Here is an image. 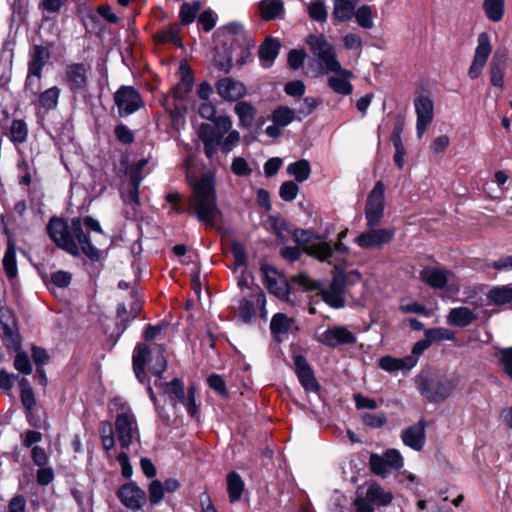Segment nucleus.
<instances>
[{
  "label": "nucleus",
  "mask_w": 512,
  "mask_h": 512,
  "mask_svg": "<svg viewBox=\"0 0 512 512\" xmlns=\"http://www.w3.org/2000/svg\"><path fill=\"white\" fill-rule=\"evenodd\" d=\"M47 232L55 244L69 254L78 256L82 252L91 261L99 260L100 251L84 233L81 218L74 217L68 226L64 220L53 217L47 225Z\"/></svg>",
  "instance_id": "obj_1"
},
{
  "label": "nucleus",
  "mask_w": 512,
  "mask_h": 512,
  "mask_svg": "<svg viewBox=\"0 0 512 512\" xmlns=\"http://www.w3.org/2000/svg\"><path fill=\"white\" fill-rule=\"evenodd\" d=\"M232 125V119L228 115H219L215 119V125H200L198 136L203 143L204 154L209 160L214 159L218 149L227 154L239 144L240 133L233 130Z\"/></svg>",
  "instance_id": "obj_2"
},
{
  "label": "nucleus",
  "mask_w": 512,
  "mask_h": 512,
  "mask_svg": "<svg viewBox=\"0 0 512 512\" xmlns=\"http://www.w3.org/2000/svg\"><path fill=\"white\" fill-rule=\"evenodd\" d=\"M190 206L198 220L205 224H213L217 216V202L214 177L202 175L192 184Z\"/></svg>",
  "instance_id": "obj_3"
},
{
  "label": "nucleus",
  "mask_w": 512,
  "mask_h": 512,
  "mask_svg": "<svg viewBox=\"0 0 512 512\" xmlns=\"http://www.w3.org/2000/svg\"><path fill=\"white\" fill-rule=\"evenodd\" d=\"M159 353L145 342H139L132 353V368L136 379L146 385L150 399L157 405V396L150 383L148 373L155 376L154 385H158L160 369L158 365Z\"/></svg>",
  "instance_id": "obj_4"
},
{
  "label": "nucleus",
  "mask_w": 512,
  "mask_h": 512,
  "mask_svg": "<svg viewBox=\"0 0 512 512\" xmlns=\"http://www.w3.org/2000/svg\"><path fill=\"white\" fill-rule=\"evenodd\" d=\"M457 374H424L416 377V386L420 395L430 403H442L451 397L458 387Z\"/></svg>",
  "instance_id": "obj_5"
},
{
  "label": "nucleus",
  "mask_w": 512,
  "mask_h": 512,
  "mask_svg": "<svg viewBox=\"0 0 512 512\" xmlns=\"http://www.w3.org/2000/svg\"><path fill=\"white\" fill-rule=\"evenodd\" d=\"M147 163L146 159H141L125 170L120 192L125 205L130 208L126 212L129 217L136 215L137 208L140 205L138 189L143 178L149 173V169L146 167Z\"/></svg>",
  "instance_id": "obj_6"
},
{
  "label": "nucleus",
  "mask_w": 512,
  "mask_h": 512,
  "mask_svg": "<svg viewBox=\"0 0 512 512\" xmlns=\"http://www.w3.org/2000/svg\"><path fill=\"white\" fill-rule=\"evenodd\" d=\"M92 67L89 63L78 62L66 65L62 81L74 99L86 101L89 96Z\"/></svg>",
  "instance_id": "obj_7"
},
{
  "label": "nucleus",
  "mask_w": 512,
  "mask_h": 512,
  "mask_svg": "<svg viewBox=\"0 0 512 512\" xmlns=\"http://www.w3.org/2000/svg\"><path fill=\"white\" fill-rule=\"evenodd\" d=\"M307 44L311 53L318 59L322 73L326 74L329 71L341 70V64L337 59L335 48L325 35H310L307 38Z\"/></svg>",
  "instance_id": "obj_8"
},
{
  "label": "nucleus",
  "mask_w": 512,
  "mask_h": 512,
  "mask_svg": "<svg viewBox=\"0 0 512 512\" xmlns=\"http://www.w3.org/2000/svg\"><path fill=\"white\" fill-rule=\"evenodd\" d=\"M385 186L383 182L375 183L367 197L365 206V219L368 228L377 227L384 215Z\"/></svg>",
  "instance_id": "obj_9"
},
{
  "label": "nucleus",
  "mask_w": 512,
  "mask_h": 512,
  "mask_svg": "<svg viewBox=\"0 0 512 512\" xmlns=\"http://www.w3.org/2000/svg\"><path fill=\"white\" fill-rule=\"evenodd\" d=\"M115 431L122 449H128L133 443L139 442L140 433L137 421L130 412L118 414L115 421Z\"/></svg>",
  "instance_id": "obj_10"
},
{
  "label": "nucleus",
  "mask_w": 512,
  "mask_h": 512,
  "mask_svg": "<svg viewBox=\"0 0 512 512\" xmlns=\"http://www.w3.org/2000/svg\"><path fill=\"white\" fill-rule=\"evenodd\" d=\"M113 99L120 117H127L143 107L139 92L132 86H121L114 93Z\"/></svg>",
  "instance_id": "obj_11"
},
{
  "label": "nucleus",
  "mask_w": 512,
  "mask_h": 512,
  "mask_svg": "<svg viewBox=\"0 0 512 512\" xmlns=\"http://www.w3.org/2000/svg\"><path fill=\"white\" fill-rule=\"evenodd\" d=\"M314 234L310 230H296L294 232L295 241L304 246L306 252L319 259L320 261H327L332 256V248L329 243L321 241L318 237L313 241Z\"/></svg>",
  "instance_id": "obj_12"
},
{
  "label": "nucleus",
  "mask_w": 512,
  "mask_h": 512,
  "mask_svg": "<svg viewBox=\"0 0 512 512\" xmlns=\"http://www.w3.org/2000/svg\"><path fill=\"white\" fill-rule=\"evenodd\" d=\"M50 59V51L48 48L36 45L34 46L29 60L28 75L26 79V87L33 89L38 88L39 80L41 78V72L43 67Z\"/></svg>",
  "instance_id": "obj_13"
},
{
  "label": "nucleus",
  "mask_w": 512,
  "mask_h": 512,
  "mask_svg": "<svg viewBox=\"0 0 512 512\" xmlns=\"http://www.w3.org/2000/svg\"><path fill=\"white\" fill-rule=\"evenodd\" d=\"M395 236V230L391 228H369L360 233L354 242L362 249L381 248L390 243Z\"/></svg>",
  "instance_id": "obj_14"
},
{
  "label": "nucleus",
  "mask_w": 512,
  "mask_h": 512,
  "mask_svg": "<svg viewBox=\"0 0 512 512\" xmlns=\"http://www.w3.org/2000/svg\"><path fill=\"white\" fill-rule=\"evenodd\" d=\"M0 336L4 345L8 348L18 349L20 346V336L17 324L12 311L7 307H0Z\"/></svg>",
  "instance_id": "obj_15"
},
{
  "label": "nucleus",
  "mask_w": 512,
  "mask_h": 512,
  "mask_svg": "<svg viewBox=\"0 0 512 512\" xmlns=\"http://www.w3.org/2000/svg\"><path fill=\"white\" fill-rule=\"evenodd\" d=\"M317 341L325 346L336 348L341 345L355 344L356 335L346 326H334L329 328L317 336Z\"/></svg>",
  "instance_id": "obj_16"
},
{
  "label": "nucleus",
  "mask_w": 512,
  "mask_h": 512,
  "mask_svg": "<svg viewBox=\"0 0 512 512\" xmlns=\"http://www.w3.org/2000/svg\"><path fill=\"white\" fill-rule=\"evenodd\" d=\"M117 497L119 501L127 509L139 510L147 501V496L144 490H142L135 482L130 481L122 486L117 491Z\"/></svg>",
  "instance_id": "obj_17"
},
{
  "label": "nucleus",
  "mask_w": 512,
  "mask_h": 512,
  "mask_svg": "<svg viewBox=\"0 0 512 512\" xmlns=\"http://www.w3.org/2000/svg\"><path fill=\"white\" fill-rule=\"evenodd\" d=\"M416 112V131L418 138H421L434 117V104L429 96L419 95L414 100Z\"/></svg>",
  "instance_id": "obj_18"
},
{
  "label": "nucleus",
  "mask_w": 512,
  "mask_h": 512,
  "mask_svg": "<svg viewBox=\"0 0 512 512\" xmlns=\"http://www.w3.org/2000/svg\"><path fill=\"white\" fill-rule=\"evenodd\" d=\"M491 51L492 48L489 35L485 32L480 33L477 38V46L474 52L473 61L468 70V76L471 79H476L480 76Z\"/></svg>",
  "instance_id": "obj_19"
},
{
  "label": "nucleus",
  "mask_w": 512,
  "mask_h": 512,
  "mask_svg": "<svg viewBox=\"0 0 512 512\" xmlns=\"http://www.w3.org/2000/svg\"><path fill=\"white\" fill-rule=\"evenodd\" d=\"M264 285L268 291L281 300L289 298V284L283 275L279 274L273 267H264Z\"/></svg>",
  "instance_id": "obj_20"
},
{
  "label": "nucleus",
  "mask_w": 512,
  "mask_h": 512,
  "mask_svg": "<svg viewBox=\"0 0 512 512\" xmlns=\"http://www.w3.org/2000/svg\"><path fill=\"white\" fill-rule=\"evenodd\" d=\"M216 91L219 97L225 101H238L247 94L246 86L231 77H223L216 82Z\"/></svg>",
  "instance_id": "obj_21"
},
{
  "label": "nucleus",
  "mask_w": 512,
  "mask_h": 512,
  "mask_svg": "<svg viewBox=\"0 0 512 512\" xmlns=\"http://www.w3.org/2000/svg\"><path fill=\"white\" fill-rule=\"evenodd\" d=\"M425 428V421L419 420L416 424L403 430L401 434L403 443L415 451H421L425 445Z\"/></svg>",
  "instance_id": "obj_22"
},
{
  "label": "nucleus",
  "mask_w": 512,
  "mask_h": 512,
  "mask_svg": "<svg viewBox=\"0 0 512 512\" xmlns=\"http://www.w3.org/2000/svg\"><path fill=\"white\" fill-rule=\"evenodd\" d=\"M449 270L442 267H425L420 272V279L434 289H443L448 282Z\"/></svg>",
  "instance_id": "obj_23"
},
{
  "label": "nucleus",
  "mask_w": 512,
  "mask_h": 512,
  "mask_svg": "<svg viewBox=\"0 0 512 512\" xmlns=\"http://www.w3.org/2000/svg\"><path fill=\"white\" fill-rule=\"evenodd\" d=\"M294 365L296 375L304 389L311 391L316 390L318 384L306 359L302 355H296L294 357Z\"/></svg>",
  "instance_id": "obj_24"
},
{
  "label": "nucleus",
  "mask_w": 512,
  "mask_h": 512,
  "mask_svg": "<svg viewBox=\"0 0 512 512\" xmlns=\"http://www.w3.org/2000/svg\"><path fill=\"white\" fill-rule=\"evenodd\" d=\"M336 76L328 78L329 87L337 94L350 95L353 91V85L349 82L354 75L350 70L341 67L340 71H331Z\"/></svg>",
  "instance_id": "obj_25"
},
{
  "label": "nucleus",
  "mask_w": 512,
  "mask_h": 512,
  "mask_svg": "<svg viewBox=\"0 0 512 512\" xmlns=\"http://www.w3.org/2000/svg\"><path fill=\"white\" fill-rule=\"evenodd\" d=\"M477 319L476 313L468 307L460 306L450 309L447 323L455 327H467Z\"/></svg>",
  "instance_id": "obj_26"
},
{
  "label": "nucleus",
  "mask_w": 512,
  "mask_h": 512,
  "mask_svg": "<svg viewBox=\"0 0 512 512\" xmlns=\"http://www.w3.org/2000/svg\"><path fill=\"white\" fill-rule=\"evenodd\" d=\"M280 43L273 38L266 39L259 48L258 55L263 68H270L279 54Z\"/></svg>",
  "instance_id": "obj_27"
},
{
  "label": "nucleus",
  "mask_w": 512,
  "mask_h": 512,
  "mask_svg": "<svg viewBox=\"0 0 512 512\" xmlns=\"http://www.w3.org/2000/svg\"><path fill=\"white\" fill-rule=\"evenodd\" d=\"M506 70V57L504 54L496 52L490 63V82L493 86L503 89L504 74Z\"/></svg>",
  "instance_id": "obj_28"
},
{
  "label": "nucleus",
  "mask_w": 512,
  "mask_h": 512,
  "mask_svg": "<svg viewBox=\"0 0 512 512\" xmlns=\"http://www.w3.org/2000/svg\"><path fill=\"white\" fill-rule=\"evenodd\" d=\"M413 359L411 358H395L392 356H383L378 360V366L389 373H394L397 371L408 372L412 369Z\"/></svg>",
  "instance_id": "obj_29"
},
{
  "label": "nucleus",
  "mask_w": 512,
  "mask_h": 512,
  "mask_svg": "<svg viewBox=\"0 0 512 512\" xmlns=\"http://www.w3.org/2000/svg\"><path fill=\"white\" fill-rule=\"evenodd\" d=\"M365 497L372 505L387 506L393 500V494L382 488L378 483H372L366 490Z\"/></svg>",
  "instance_id": "obj_30"
},
{
  "label": "nucleus",
  "mask_w": 512,
  "mask_h": 512,
  "mask_svg": "<svg viewBox=\"0 0 512 512\" xmlns=\"http://www.w3.org/2000/svg\"><path fill=\"white\" fill-rule=\"evenodd\" d=\"M234 112L239 119V126L242 128H250L257 115V109L247 101H238Z\"/></svg>",
  "instance_id": "obj_31"
},
{
  "label": "nucleus",
  "mask_w": 512,
  "mask_h": 512,
  "mask_svg": "<svg viewBox=\"0 0 512 512\" xmlns=\"http://www.w3.org/2000/svg\"><path fill=\"white\" fill-rule=\"evenodd\" d=\"M488 300L496 306L512 303V283L491 288L487 294Z\"/></svg>",
  "instance_id": "obj_32"
},
{
  "label": "nucleus",
  "mask_w": 512,
  "mask_h": 512,
  "mask_svg": "<svg viewBox=\"0 0 512 512\" xmlns=\"http://www.w3.org/2000/svg\"><path fill=\"white\" fill-rule=\"evenodd\" d=\"M293 321L284 313H276L270 322V331L273 338L277 341L282 340V336L287 334Z\"/></svg>",
  "instance_id": "obj_33"
},
{
  "label": "nucleus",
  "mask_w": 512,
  "mask_h": 512,
  "mask_svg": "<svg viewBox=\"0 0 512 512\" xmlns=\"http://www.w3.org/2000/svg\"><path fill=\"white\" fill-rule=\"evenodd\" d=\"M162 390L170 399L174 408H176L177 403L184 400V396L186 395L184 383L179 378H174L170 382L162 385Z\"/></svg>",
  "instance_id": "obj_34"
},
{
  "label": "nucleus",
  "mask_w": 512,
  "mask_h": 512,
  "mask_svg": "<svg viewBox=\"0 0 512 512\" xmlns=\"http://www.w3.org/2000/svg\"><path fill=\"white\" fill-rule=\"evenodd\" d=\"M356 0H335L333 5V16L340 22L350 20L355 12Z\"/></svg>",
  "instance_id": "obj_35"
},
{
  "label": "nucleus",
  "mask_w": 512,
  "mask_h": 512,
  "mask_svg": "<svg viewBox=\"0 0 512 512\" xmlns=\"http://www.w3.org/2000/svg\"><path fill=\"white\" fill-rule=\"evenodd\" d=\"M227 492L230 502L234 503L241 499L244 490V481L237 472H230L227 475Z\"/></svg>",
  "instance_id": "obj_36"
},
{
  "label": "nucleus",
  "mask_w": 512,
  "mask_h": 512,
  "mask_svg": "<svg viewBox=\"0 0 512 512\" xmlns=\"http://www.w3.org/2000/svg\"><path fill=\"white\" fill-rule=\"evenodd\" d=\"M256 291L249 298H243L239 304V317L244 323H251L256 316Z\"/></svg>",
  "instance_id": "obj_37"
},
{
  "label": "nucleus",
  "mask_w": 512,
  "mask_h": 512,
  "mask_svg": "<svg viewBox=\"0 0 512 512\" xmlns=\"http://www.w3.org/2000/svg\"><path fill=\"white\" fill-rule=\"evenodd\" d=\"M287 173L299 183L306 181L311 174L310 163L306 159L298 160L287 166Z\"/></svg>",
  "instance_id": "obj_38"
},
{
  "label": "nucleus",
  "mask_w": 512,
  "mask_h": 512,
  "mask_svg": "<svg viewBox=\"0 0 512 512\" xmlns=\"http://www.w3.org/2000/svg\"><path fill=\"white\" fill-rule=\"evenodd\" d=\"M20 387H21V393H20L21 402H22L23 406L25 407V409L27 411L28 422L32 426H36V424L33 423L32 420H31V418H32V409H33V407L36 404L33 390H32L31 386L29 385V383H28V381L26 379H23L21 381Z\"/></svg>",
  "instance_id": "obj_39"
},
{
  "label": "nucleus",
  "mask_w": 512,
  "mask_h": 512,
  "mask_svg": "<svg viewBox=\"0 0 512 512\" xmlns=\"http://www.w3.org/2000/svg\"><path fill=\"white\" fill-rule=\"evenodd\" d=\"M504 0H484L483 1V10L485 12L486 17L493 21L499 22L502 20L504 15Z\"/></svg>",
  "instance_id": "obj_40"
},
{
  "label": "nucleus",
  "mask_w": 512,
  "mask_h": 512,
  "mask_svg": "<svg viewBox=\"0 0 512 512\" xmlns=\"http://www.w3.org/2000/svg\"><path fill=\"white\" fill-rule=\"evenodd\" d=\"M259 9L263 19L272 20L282 13L283 3L281 0H262Z\"/></svg>",
  "instance_id": "obj_41"
},
{
  "label": "nucleus",
  "mask_w": 512,
  "mask_h": 512,
  "mask_svg": "<svg viewBox=\"0 0 512 512\" xmlns=\"http://www.w3.org/2000/svg\"><path fill=\"white\" fill-rule=\"evenodd\" d=\"M8 136L14 144L24 143L28 137L26 122L21 119H14L9 128Z\"/></svg>",
  "instance_id": "obj_42"
},
{
  "label": "nucleus",
  "mask_w": 512,
  "mask_h": 512,
  "mask_svg": "<svg viewBox=\"0 0 512 512\" xmlns=\"http://www.w3.org/2000/svg\"><path fill=\"white\" fill-rule=\"evenodd\" d=\"M60 88L53 86L46 89L39 95V103L45 110H54L57 108L60 96Z\"/></svg>",
  "instance_id": "obj_43"
},
{
  "label": "nucleus",
  "mask_w": 512,
  "mask_h": 512,
  "mask_svg": "<svg viewBox=\"0 0 512 512\" xmlns=\"http://www.w3.org/2000/svg\"><path fill=\"white\" fill-rule=\"evenodd\" d=\"M309 17L316 22H326L328 11L324 0H313L307 5Z\"/></svg>",
  "instance_id": "obj_44"
},
{
  "label": "nucleus",
  "mask_w": 512,
  "mask_h": 512,
  "mask_svg": "<svg viewBox=\"0 0 512 512\" xmlns=\"http://www.w3.org/2000/svg\"><path fill=\"white\" fill-rule=\"evenodd\" d=\"M3 266L8 278L12 279L17 276L16 252L15 247L11 243L8 244L7 250L4 254Z\"/></svg>",
  "instance_id": "obj_45"
},
{
  "label": "nucleus",
  "mask_w": 512,
  "mask_h": 512,
  "mask_svg": "<svg viewBox=\"0 0 512 512\" xmlns=\"http://www.w3.org/2000/svg\"><path fill=\"white\" fill-rule=\"evenodd\" d=\"M179 403L185 407L190 417L197 420L199 419L200 409L196 403V390L194 387L188 388L187 394L184 396V400H181Z\"/></svg>",
  "instance_id": "obj_46"
},
{
  "label": "nucleus",
  "mask_w": 512,
  "mask_h": 512,
  "mask_svg": "<svg viewBox=\"0 0 512 512\" xmlns=\"http://www.w3.org/2000/svg\"><path fill=\"white\" fill-rule=\"evenodd\" d=\"M357 24L364 29H372L374 26L372 9L368 5H362L355 10L354 15Z\"/></svg>",
  "instance_id": "obj_47"
},
{
  "label": "nucleus",
  "mask_w": 512,
  "mask_h": 512,
  "mask_svg": "<svg viewBox=\"0 0 512 512\" xmlns=\"http://www.w3.org/2000/svg\"><path fill=\"white\" fill-rule=\"evenodd\" d=\"M371 471L381 477H386L392 470L383 455L372 454L369 459Z\"/></svg>",
  "instance_id": "obj_48"
},
{
  "label": "nucleus",
  "mask_w": 512,
  "mask_h": 512,
  "mask_svg": "<svg viewBox=\"0 0 512 512\" xmlns=\"http://www.w3.org/2000/svg\"><path fill=\"white\" fill-rule=\"evenodd\" d=\"M425 337L429 338L431 343L444 340L453 341L455 339V334L447 328L436 327L427 329L425 331Z\"/></svg>",
  "instance_id": "obj_49"
},
{
  "label": "nucleus",
  "mask_w": 512,
  "mask_h": 512,
  "mask_svg": "<svg viewBox=\"0 0 512 512\" xmlns=\"http://www.w3.org/2000/svg\"><path fill=\"white\" fill-rule=\"evenodd\" d=\"M294 120V111L289 107H279L272 114V121L282 128Z\"/></svg>",
  "instance_id": "obj_50"
},
{
  "label": "nucleus",
  "mask_w": 512,
  "mask_h": 512,
  "mask_svg": "<svg viewBox=\"0 0 512 512\" xmlns=\"http://www.w3.org/2000/svg\"><path fill=\"white\" fill-rule=\"evenodd\" d=\"M200 10V2L195 1L192 4L183 3L180 9V17L183 24H190L195 20Z\"/></svg>",
  "instance_id": "obj_51"
},
{
  "label": "nucleus",
  "mask_w": 512,
  "mask_h": 512,
  "mask_svg": "<svg viewBox=\"0 0 512 512\" xmlns=\"http://www.w3.org/2000/svg\"><path fill=\"white\" fill-rule=\"evenodd\" d=\"M496 356L504 372L512 379V347L500 349Z\"/></svg>",
  "instance_id": "obj_52"
},
{
  "label": "nucleus",
  "mask_w": 512,
  "mask_h": 512,
  "mask_svg": "<svg viewBox=\"0 0 512 512\" xmlns=\"http://www.w3.org/2000/svg\"><path fill=\"white\" fill-rule=\"evenodd\" d=\"M299 192L298 185L293 181H285L281 184L279 195L284 201H293Z\"/></svg>",
  "instance_id": "obj_53"
},
{
  "label": "nucleus",
  "mask_w": 512,
  "mask_h": 512,
  "mask_svg": "<svg viewBox=\"0 0 512 512\" xmlns=\"http://www.w3.org/2000/svg\"><path fill=\"white\" fill-rule=\"evenodd\" d=\"M430 345H431V342H430L429 338H427V337H426V339L417 341L413 345L411 354L406 356V358H411L414 360L413 364H412V368H414L417 365L420 356L424 353L425 350H427L430 347Z\"/></svg>",
  "instance_id": "obj_54"
},
{
  "label": "nucleus",
  "mask_w": 512,
  "mask_h": 512,
  "mask_svg": "<svg viewBox=\"0 0 512 512\" xmlns=\"http://www.w3.org/2000/svg\"><path fill=\"white\" fill-rule=\"evenodd\" d=\"M322 297L326 304L335 309H340L345 306V301L342 297V294L337 292H332L324 289L322 291Z\"/></svg>",
  "instance_id": "obj_55"
},
{
  "label": "nucleus",
  "mask_w": 512,
  "mask_h": 512,
  "mask_svg": "<svg viewBox=\"0 0 512 512\" xmlns=\"http://www.w3.org/2000/svg\"><path fill=\"white\" fill-rule=\"evenodd\" d=\"M232 172L239 177L249 176L252 173V169L249 167L248 162L243 157H235L231 164Z\"/></svg>",
  "instance_id": "obj_56"
},
{
  "label": "nucleus",
  "mask_w": 512,
  "mask_h": 512,
  "mask_svg": "<svg viewBox=\"0 0 512 512\" xmlns=\"http://www.w3.org/2000/svg\"><path fill=\"white\" fill-rule=\"evenodd\" d=\"M14 367L23 374H30L32 366L28 355L24 352H18L14 359Z\"/></svg>",
  "instance_id": "obj_57"
},
{
  "label": "nucleus",
  "mask_w": 512,
  "mask_h": 512,
  "mask_svg": "<svg viewBox=\"0 0 512 512\" xmlns=\"http://www.w3.org/2000/svg\"><path fill=\"white\" fill-rule=\"evenodd\" d=\"M207 384L212 390H214L215 392H217L218 394H220L222 396H226L228 394V391L226 388V382L218 374H211L207 378Z\"/></svg>",
  "instance_id": "obj_58"
},
{
  "label": "nucleus",
  "mask_w": 512,
  "mask_h": 512,
  "mask_svg": "<svg viewBox=\"0 0 512 512\" xmlns=\"http://www.w3.org/2000/svg\"><path fill=\"white\" fill-rule=\"evenodd\" d=\"M383 456L392 470L400 469L403 466V457L398 450L388 449Z\"/></svg>",
  "instance_id": "obj_59"
},
{
  "label": "nucleus",
  "mask_w": 512,
  "mask_h": 512,
  "mask_svg": "<svg viewBox=\"0 0 512 512\" xmlns=\"http://www.w3.org/2000/svg\"><path fill=\"white\" fill-rule=\"evenodd\" d=\"M362 421L366 426L380 428L386 423V416L384 413H364L362 415Z\"/></svg>",
  "instance_id": "obj_60"
},
{
  "label": "nucleus",
  "mask_w": 512,
  "mask_h": 512,
  "mask_svg": "<svg viewBox=\"0 0 512 512\" xmlns=\"http://www.w3.org/2000/svg\"><path fill=\"white\" fill-rule=\"evenodd\" d=\"M68 0H40L39 8L49 14L59 13Z\"/></svg>",
  "instance_id": "obj_61"
},
{
  "label": "nucleus",
  "mask_w": 512,
  "mask_h": 512,
  "mask_svg": "<svg viewBox=\"0 0 512 512\" xmlns=\"http://www.w3.org/2000/svg\"><path fill=\"white\" fill-rule=\"evenodd\" d=\"M198 113L202 118L212 121V125H215V119L218 116H216V107L213 103L204 101L199 105Z\"/></svg>",
  "instance_id": "obj_62"
},
{
  "label": "nucleus",
  "mask_w": 512,
  "mask_h": 512,
  "mask_svg": "<svg viewBox=\"0 0 512 512\" xmlns=\"http://www.w3.org/2000/svg\"><path fill=\"white\" fill-rule=\"evenodd\" d=\"M321 103V100L314 97H305L302 99L298 112L303 116L310 115L317 106Z\"/></svg>",
  "instance_id": "obj_63"
},
{
  "label": "nucleus",
  "mask_w": 512,
  "mask_h": 512,
  "mask_svg": "<svg viewBox=\"0 0 512 512\" xmlns=\"http://www.w3.org/2000/svg\"><path fill=\"white\" fill-rule=\"evenodd\" d=\"M31 457L34 464L38 467H45L48 465L49 457L44 448L40 446H34L32 448Z\"/></svg>",
  "instance_id": "obj_64"
}]
</instances>
